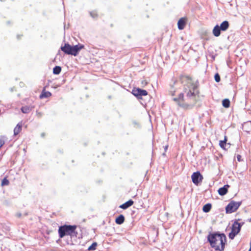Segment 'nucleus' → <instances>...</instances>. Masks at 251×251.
Returning <instances> with one entry per match:
<instances>
[{
    "label": "nucleus",
    "mask_w": 251,
    "mask_h": 251,
    "mask_svg": "<svg viewBox=\"0 0 251 251\" xmlns=\"http://www.w3.org/2000/svg\"><path fill=\"white\" fill-rule=\"evenodd\" d=\"M248 251H251V248H250V249Z\"/></svg>",
    "instance_id": "obj_33"
},
{
    "label": "nucleus",
    "mask_w": 251,
    "mask_h": 251,
    "mask_svg": "<svg viewBox=\"0 0 251 251\" xmlns=\"http://www.w3.org/2000/svg\"><path fill=\"white\" fill-rule=\"evenodd\" d=\"M132 94L136 97L139 98L143 96H146L148 94L147 91L140 88L134 89L132 90Z\"/></svg>",
    "instance_id": "obj_8"
},
{
    "label": "nucleus",
    "mask_w": 251,
    "mask_h": 251,
    "mask_svg": "<svg viewBox=\"0 0 251 251\" xmlns=\"http://www.w3.org/2000/svg\"><path fill=\"white\" fill-rule=\"evenodd\" d=\"M243 223L241 224L237 221L234 222L232 226L231 231L229 234V238L233 239L235 236L240 232Z\"/></svg>",
    "instance_id": "obj_5"
},
{
    "label": "nucleus",
    "mask_w": 251,
    "mask_h": 251,
    "mask_svg": "<svg viewBox=\"0 0 251 251\" xmlns=\"http://www.w3.org/2000/svg\"><path fill=\"white\" fill-rule=\"evenodd\" d=\"M185 20L182 18L179 20L177 23L178 28L180 30H182L184 28L185 25Z\"/></svg>",
    "instance_id": "obj_14"
},
{
    "label": "nucleus",
    "mask_w": 251,
    "mask_h": 251,
    "mask_svg": "<svg viewBox=\"0 0 251 251\" xmlns=\"http://www.w3.org/2000/svg\"><path fill=\"white\" fill-rule=\"evenodd\" d=\"M193 182L196 185H198L201 182L203 179V176L200 172L194 173L191 176Z\"/></svg>",
    "instance_id": "obj_7"
},
{
    "label": "nucleus",
    "mask_w": 251,
    "mask_h": 251,
    "mask_svg": "<svg viewBox=\"0 0 251 251\" xmlns=\"http://www.w3.org/2000/svg\"><path fill=\"white\" fill-rule=\"evenodd\" d=\"M76 228V226L64 225L61 226L58 229L59 237L63 238L65 235H72L75 232Z\"/></svg>",
    "instance_id": "obj_4"
},
{
    "label": "nucleus",
    "mask_w": 251,
    "mask_h": 251,
    "mask_svg": "<svg viewBox=\"0 0 251 251\" xmlns=\"http://www.w3.org/2000/svg\"><path fill=\"white\" fill-rule=\"evenodd\" d=\"M221 29L219 27L218 25H216L212 30V33L215 37H219L221 34Z\"/></svg>",
    "instance_id": "obj_11"
},
{
    "label": "nucleus",
    "mask_w": 251,
    "mask_h": 251,
    "mask_svg": "<svg viewBox=\"0 0 251 251\" xmlns=\"http://www.w3.org/2000/svg\"><path fill=\"white\" fill-rule=\"evenodd\" d=\"M84 48L82 45H76L75 46H72L69 44H65L64 46L61 47V50L65 53L67 54H71L74 56H76L79 51Z\"/></svg>",
    "instance_id": "obj_3"
},
{
    "label": "nucleus",
    "mask_w": 251,
    "mask_h": 251,
    "mask_svg": "<svg viewBox=\"0 0 251 251\" xmlns=\"http://www.w3.org/2000/svg\"><path fill=\"white\" fill-rule=\"evenodd\" d=\"M179 82L176 80H174L173 84L170 85V93L171 95L174 96L175 93L176 91L178 88V86L179 85Z\"/></svg>",
    "instance_id": "obj_9"
},
{
    "label": "nucleus",
    "mask_w": 251,
    "mask_h": 251,
    "mask_svg": "<svg viewBox=\"0 0 251 251\" xmlns=\"http://www.w3.org/2000/svg\"><path fill=\"white\" fill-rule=\"evenodd\" d=\"M125 221V217L123 215H120L115 220L117 224L121 225Z\"/></svg>",
    "instance_id": "obj_16"
},
{
    "label": "nucleus",
    "mask_w": 251,
    "mask_h": 251,
    "mask_svg": "<svg viewBox=\"0 0 251 251\" xmlns=\"http://www.w3.org/2000/svg\"><path fill=\"white\" fill-rule=\"evenodd\" d=\"M180 81L184 85V94L180 93L178 98H174L173 100L178 106L184 109L192 108L199 99V90L198 84L188 76H182L180 77Z\"/></svg>",
    "instance_id": "obj_1"
},
{
    "label": "nucleus",
    "mask_w": 251,
    "mask_h": 251,
    "mask_svg": "<svg viewBox=\"0 0 251 251\" xmlns=\"http://www.w3.org/2000/svg\"><path fill=\"white\" fill-rule=\"evenodd\" d=\"M97 244L96 242L93 243L88 249L89 251H94L96 249Z\"/></svg>",
    "instance_id": "obj_24"
},
{
    "label": "nucleus",
    "mask_w": 251,
    "mask_h": 251,
    "mask_svg": "<svg viewBox=\"0 0 251 251\" xmlns=\"http://www.w3.org/2000/svg\"><path fill=\"white\" fill-rule=\"evenodd\" d=\"M133 201L131 200H130L126 201V202L121 205L120 206V207L123 209H126L129 207L131 206L133 204Z\"/></svg>",
    "instance_id": "obj_13"
},
{
    "label": "nucleus",
    "mask_w": 251,
    "mask_h": 251,
    "mask_svg": "<svg viewBox=\"0 0 251 251\" xmlns=\"http://www.w3.org/2000/svg\"><path fill=\"white\" fill-rule=\"evenodd\" d=\"M4 141L3 140L0 139V148L4 145Z\"/></svg>",
    "instance_id": "obj_28"
},
{
    "label": "nucleus",
    "mask_w": 251,
    "mask_h": 251,
    "mask_svg": "<svg viewBox=\"0 0 251 251\" xmlns=\"http://www.w3.org/2000/svg\"><path fill=\"white\" fill-rule=\"evenodd\" d=\"M90 15L93 18H95L97 17V15L95 12H90Z\"/></svg>",
    "instance_id": "obj_27"
},
{
    "label": "nucleus",
    "mask_w": 251,
    "mask_h": 251,
    "mask_svg": "<svg viewBox=\"0 0 251 251\" xmlns=\"http://www.w3.org/2000/svg\"><path fill=\"white\" fill-rule=\"evenodd\" d=\"M36 115L38 118H41L42 116V113L37 111H36Z\"/></svg>",
    "instance_id": "obj_26"
},
{
    "label": "nucleus",
    "mask_w": 251,
    "mask_h": 251,
    "mask_svg": "<svg viewBox=\"0 0 251 251\" xmlns=\"http://www.w3.org/2000/svg\"><path fill=\"white\" fill-rule=\"evenodd\" d=\"M241 204V201H231L226 207V212L227 213H232L239 207Z\"/></svg>",
    "instance_id": "obj_6"
},
{
    "label": "nucleus",
    "mask_w": 251,
    "mask_h": 251,
    "mask_svg": "<svg viewBox=\"0 0 251 251\" xmlns=\"http://www.w3.org/2000/svg\"><path fill=\"white\" fill-rule=\"evenodd\" d=\"M9 184V180L6 178V177H5L2 180L1 183V185L2 186H6V185H8Z\"/></svg>",
    "instance_id": "obj_23"
},
{
    "label": "nucleus",
    "mask_w": 251,
    "mask_h": 251,
    "mask_svg": "<svg viewBox=\"0 0 251 251\" xmlns=\"http://www.w3.org/2000/svg\"><path fill=\"white\" fill-rule=\"evenodd\" d=\"M21 111L24 113H28L31 111V108L28 106H23Z\"/></svg>",
    "instance_id": "obj_19"
},
{
    "label": "nucleus",
    "mask_w": 251,
    "mask_h": 251,
    "mask_svg": "<svg viewBox=\"0 0 251 251\" xmlns=\"http://www.w3.org/2000/svg\"><path fill=\"white\" fill-rule=\"evenodd\" d=\"M51 94L50 92H48V91L46 92V91H43L42 92V94L40 95V98L41 99L49 98L51 96Z\"/></svg>",
    "instance_id": "obj_18"
},
{
    "label": "nucleus",
    "mask_w": 251,
    "mask_h": 251,
    "mask_svg": "<svg viewBox=\"0 0 251 251\" xmlns=\"http://www.w3.org/2000/svg\"><path fill=\"white\" fill-rule=\"evenodd\" d=\"M223 106L225 108H228L230 106V101L228 99H226L222 101Z\"/></svg>",
    "instance_id": "obj_21"
},
{
    "label": "nucleus",
    "mask_w": 251,
    "mask_h": 251,
    "mask_svg": "<svg viewBox=\"0 0 251 251\" xmlns=\"http://www.w3.org/2000/svg\"><path fill=\"white\" fill-rule=\"evenodd\" d=\"M229 187L228 185H225L223 187H221L218 190V193L221 196L226 195L227 192L228 188Z\"/></svg>",
    "instance_id": "obj_10"
},
{
    "label": "nucleus",
    "mask_w": 251,
    "mask_h": 251,
    "mask_svg": "<svg viewBox=\"0 0 251 251\" xmlns=\"http://www.w3.org/2000/svg\"><path fill=\"white\" fill-rule=\"evenodd\" d=\"M207 239L212 248L217 251H223L226 242V236L224 233L215 232L209 234Z\"/></svg>",
    "instance_id": "obj_2"
},
{
    "label": "nucleus",
    "mask_w": 251,
    "mask_h": 251,
    "mask_svg": "<svg viewBox=\"0 0 251 251\" xmlns=\"http://www.w3.org/2000/svg\"><path fill=\"white\" fill-rule=\"evenodd\" d=\"M22 124L19 123L16 126L14 129V134L15 135H18L22 130Z\"/></svg>",
    "instance_id": "obj_17"
},
{
    "label": "nucleus",
    "mask_w": 251,
    "mask_h": 251,
    "mask_svg": "<svg viewBox=\"0 0 251 251\" xmlns=\"http://www.w3.org/2000/svg\"><path fill=\"white\" fill-rule=\"evenodd\" d=\"M229 26V24L227 21H224L220 25H219V27L222 31H226L228 28Z\"/></svg>",
    "instance_id": "obj_12"
},
{
    "label": "nucleus",
    "mask_w": 251,
    "mask_h": 251,
    "mask_svg": "<svg viewBox=\"0 0 251 251\" xmlns=\"http://www.w3.org/2000/svg\"><path fill=\"white\" fill-rule=\"evenodd\" d=\"M211 208V204L210 203H207L205 204L202 208V210L205 212H208Z\"/></svg>",
    "instance_id": "obj_20"
},
{
    "label": "nucleus",
    "mask_w": 251,
    "mask_h": 251,
    "mask_svg": "<svg viewBox=\"0 0 251 251\" xmlns=\"http://www.w3.org/2000/svg\"><path fill=\"white\" fill-rule=\"evenodd\" d=\"M167 148H168V146H165V151H166V150H167Z\"/></svg>",
    "instance_id": "obj_31"
},
{
    "label": "nucleus",
    "mask_w": 251,
    "mask_h": 251,
    "mask_svg": "<svg viewBox=\"0 0 251 251\" xmlns=\"http://www.w3.org/2000/svg\"><path fill=\"white\" fill-rule=\"evenodd\" d=\"M61 71V68L60 66H55L53 69V73L55 75H58Z\"/></svg>",
    "instance_id": "obj_22"
},
{
    "label": "nucleus",
    "mask_w": 251,
    "mask_h": 251,
    "mask_svg": "<svg viewBox=\"0 0 251 251\" xmlns=\"http://www.w3.org/2000/svg\"><path fill=\"white\" fill-rule=\"evenodd\" d=\"M44 136V133H42V136Z\"/></svg>",
    "instance_id": "obj_32"
},
{
    "label": "nucleus",
    "mask_w": 251,
    "mask_h": 251,
    "mask_svg": "<svg viewBox=\"0 0 251 251\" xmlns=\"http://www.w3.org/2000/svg\"><path fill=\"white\" fill-rule=\"evenodd\" d=\"M241 156L240 155H238L237 156V160L238 161H241Z\"/></svg>",
    "instance_id": "obj_29"
},
{
    "label": "nucleus",
    "mask_w": 251,
    "mask_h": 251,
    "mask_svg": "<svg viewBox=\"0 0 251 251\" xmlns=\"http://www.w3.org/2000/svg\"><path fill=\"white\" fill-rule=\"evenodd\" d=\"M17 217H20L21 216V213H18V214H17Z\"/></svg>",
    "instance_id": "obj_30"
},
{
    "label": "nucleus",
    "mask_w": 251,
    "mask_h": 251,
    "mask_svg": "<svg viewBox=\"0 0 251 251\" xmlns=\"http://www.w3.org/2000/svg\"><path fill=\"white\" fill-rule=\"evenodd\" d=\"M215 80L217 82H219L220 81V76L218 74H216L214 76Z\"/></svg>",
    "instance_id": "obj_25"
},
{
    "label": "nucleus",
    "mask_w": 251,
    "mask_h": 251,
    "mask_svg": "<svg viewBox=\"0 0 251 251\" xmlns=\"http://www.w3.org/2000/svg\"><path fill=\"white\" fill-rule=\"evenodd\" d=\"M226 141H227V139H226V137L225 136V139H224V140L223 141H220V143H219V145L220 146L223 148V149L224 150H226L227 149L226 148V147L227 146H228V147H229V145L230 144H227L226 143Z\"/></svg>",
    "instance_id": "obj_15"
}]
</instances>
